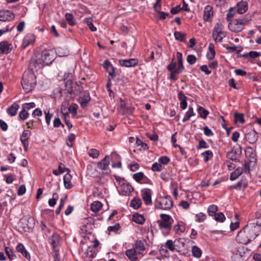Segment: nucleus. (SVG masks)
<instances>
[{"label":"nucleus","mask_w":261,"mask_h":261,"mask_svg":"<svg viewBox=\"0 0 261 261\" xmlns=\"http://www.w3.org/2000/svg\"><path fill=\"white\" fill-rule=\"evenodd\" d=\"M87 253L88 256H90V257H94L96 254L95 249L92 247L91 246H89L87 249Z\"/></svg>","instance_id":"58"},{"label":"nucleus","mask_w":261,"mask_h":261,"mask_svg":"<svg viewBox=\"0 0 261 261\" xmlns=\"http://www.w3.org/2000/svg\"><path fill=\"white\" fill-rule=\"evenodd\" d=\"M178 98L180 101V107L182 110H185L187 107V97L185 96L182 91L178 94Z\"/></svg>","instance_id":"24"},{"label":"nucleus","mask_w":261,"mask_h":261,"mask_svg":"<svg viewBox=\"0 0 261 261\" xmlns=\"http://www.w3.org/2000/svg\"><path fill=\"white\" fill-rule=\"evenodd\" d=\"M136 250L138 254H142L145 250L144 243L141 240L137 241L135 243V247L134 248Z\"/></svg>","instance_id":"28"},{"label":"nucleus","mask_w":261,"mask_h":261,"mask_svg":"<svg viewBox=\"0 0 261 261\" xmlns=\"http://www.w3.org/2000/svg\"><path fill=\"white\" fill-rule=\"evenodd\" d=\"M14 18V15L9 10L0 11V21H6L12 20Z\"/></svg>","instance_id":"17"},{"label":"nucleus","mask_w":261,"mask_h":261,"mask_svg":"<svg viewBox=\"0 0 261 261\" xmlns=\"http://www.w3.org/2000/svg\"><path fill=\"white\" fill-rule=\"evenodd\" d=\"M196 221L198 222H203L206 219V216L203 213H199L196 215Z\"/></svg>","instance_id":"51"},{"label":"nucleus","mask_w":261,"mask_h":261,"mask_svg":"<svg viewBox=\"0 0 261 261\" xmlns=\"http://www.w3.org/2000/svg\"><path fill=\"white\" fill-rule=\"evenodd\" d=\"M120 228V224L119 223H116L113 226H110L108 227V230L109 231H112L116 232Z\"/></svg>","instance_id":"63"},{"label":"nucleus","mask_w":261,"mask_h":261,"mask_svg":"<svg viewBox=\"0 0 261 261\" xmlns=\"http://www.w3.org/2000/svg\"><path fill=\"white\" fill-rule=\"evenodd\" d=\"M35 40V36L33 34H28L25 35L23 40L22 47L26 48L29 45L33 43Z\"/></svg>","instance_id":"22"},{"label":"nucleus","mask_w":261,"mask_h":261,"mask_svg":"<svg viewBox=\"0 0 261 261\" xmlns=\"http://www.w3.org/2000/svg\"><path fill=\"white\" fill-rule=\"evenodd\" d=\"M158 13V18L160 20H163L166 19V18L169 15L168 13H165L163 11H161L158 10L156 11Z\"/></svg>","instance_id":"62"},{"label":"nucleus","mask_w":261,"mask_h":261,"mask_svg":"<svg viewBox=\"0 0 261 261\" xmlns=\"http://www.w3.org/2000/svg\"><path fill=\"white\" fill-rule=\"evenodd\" d=\"M19 108V105L17 103L15 102L8 108L7 112L9 115L11 116H14L17 114V112Z\"/></svg>","instance_id":"27"},{"label":"nucleus","mask_w":261,"mask_h":261,"mask_svg":"<svg viewBox=\"0 0 261 261\" xmlns=\"http://www.w3.org/2000/svg\"><path fill=\"white\" fill-rule=\"evenodd\" d=\"M260 56V53L255 51H251L243 55L244 57L250 58L252 59L256 58Z\"/></svg>","instance_id":"46"},{"label":"nucleus","mask_w":261,"mask_h":261,"mask_svg":"<svg viewBox=\"0 0 261 261\" xmlns=\"http://www.w3.org/2000/svg\"><path fill=\"white\" fill-rule=\"evenodd\" d=\"M133 221L139 224H143L145 219L143 215L136 213L133 216Z\"/></svg>","instance_id":"35"},{"label":"nucleus","mask_w":261,"mask_h":261,"mask_svg":"<svg viewBox=\"0 0 261 261\" xmlns=\"http://www.w3.org/2000/svg\"><path fill=\"white\" fill-rule=\"evenodd\" d=\"M218 210V207L215 204L211 205L207 208V213L211 216H214Z\"/></svg>","instance_id":"41"},{"label":"nucleus","mask_w":261,"mask_h":261,"mask_svg":"<svg viewBox=\"0 0 261 261\" xmlns=\"http://www.w3.org/2000/svg\"><path fill=\"white\" fill-rule=\"evenodd\" d=\"M72 177L69 173H67L64 176V185L66 189H70L73 187V185L71 182Z\"/></svg>","instance_id":"25"},{"label":"nucleus","mask_w":261,"mask_h":261,"mask_svg":"<svg viewBox=\"0 0 261 261\" xmlns=\"http://www.w3.org/2000/svg\"><path fill=\"white\" fill-rule=\"evenodd\" d=\"M251 20L250 16L246 15L239 18L233 19L228 25L230 31L234 33L240 32Z\"/></svg>","instance_id":"3"},{"label":"nucleus","mask_w":261,"mask_h":261,"mask_svg":"<svg viewBox=\"0 0 261 261\" xmlns=\"http://www.w3.org/2000/svg\"><path fill=\"white\" fill-rule=\"evenodd\" d=\"M60 241L59 235L56 233H53L48 239L49 243L52 246L53 250L59 249Z\"/></svg>","instance_id":"12"},{"label":"nucleus","mask_w":261,"mask_h":261,"mask_svg":"<svg viewBox=\"0 0 261 261\" xmlns=\"http://www.w3.org/2000/svg\"><path fill=\"white\" fill-rule=\"evenodd\" d=\"M215 46L213 43H210L208 46V52L206 54L208 60H213L215 56Z\"/></svg>","instance_id":"33"},{"label":"nucleus","mask_w":261,"mask_h":261,"mask_svg":"<svg viewBox=\"0 0 261 261\" xmlns=\"http://www.w3.org/2000/svg\"><path fill=\"white\" fill-rule=\"evenodd\" d=\"M142 205V200L138 197H135L132 200L130 206L135 210H137L141 207Z\"/></svg>","instance_id":"34"},{"label":"nucleus","mask_w":261,"mask_h":261,"mask_svg":"<svg viewBox=\"0 0 261 261\" xmlns=\"http://www.w3.org/2000/svg\"><path fill=\"white\" fill-rule=\"evenodd\" d=\"M195 115L193 111V108L192 107H189L188 111L186 113L184 117L182 119L183 122H186L190 120L192 116Z\"/></svg>","instance_id":"39"},{"label":"nucleus","mask_w":261,"mask_h":261,"mask_svg":"<svg viewBox=\"0 0 261 261\" xmlns=\"http://www.w3.org/2000/svg\"><path fill=\"white\" fill-rule=\"evenodd\" d=\"M59 198L58 194L56 193H55L53 194V198L49 199L48 204L51 207L54 206L57 203V200Z\"/></svg>","instance_id":"50"},{"label":"nucleus","mask_w":261,"mask_h":261,"mask_svg":"<svg viewBox=\"0 0 261 261\" xmlns=\"http://www.w3.org/2000/svg\"><path fill=\"white\" fill-rule=\"evenodd\" d=\"M136 144L138 146H140V150H147L148 149V147L147 144L143 142L141 140L138 138H137Z\"/></svg>","instance_id":"49"},{"label":"nucleus","mask_w":261,"mask_h":261,"mask_svg":"<svg viewBox=\"0 0 261 261\" xmlns=\"http://www.w3.org/2000/svg\"><path fill=\"white\" fill-rule=\"evenodd\" d=\"M225 36L226 34L225 32H219L213 31V38L216 42L218 41L222 42L223 38Z\"/></svg>","instance_id":"32"},{"label":"nucleus","mask_w":261,"mask_h":261,"mask_svg":"<svg viewBox=\"0 0 261 261\" xmlns=\"http://www.w3.org/2000/svg\"><path fill=\"white\" fill-rule=\"evenodd\" d=\"M213 16V8L211 5L205 7L203 11V19L205 21L210 22Z\"/></svg>","instance_id":"11"},{"label":"nucleus","mask_w":261,"mask_h":261,"mask_svg":"<svg viewBox=\"0 0 261 261\" xmlns=\"http://www.w3.org/2000/svg\"><path fill=\"white\" fill-rule=\"evenodd\" d=\"M234 118L236 121H239L241 123H244L245 122V119L243 114L235 113Z\"/></svg>","instance_id":"59"},{"label":"nucleus","mask_w":261,"mask_h":261,"mask_svg":"<svg viewBox=\"0 0 261 261\" xmlns=\"http://www.w3.org/2000/svg\"><path fill=\"white\" fill-rule=\"evenodd\" d=\"M215 220L219 222H223L225 220V217L222 213H216L215 216Z\"/></svg>","instance_id":"52"},{"label":"nucleus","mask_w":261,"mask_h":261,"mask_svg":"<svg viewBox=\"0 0 261 261\" xmlns=\"http://www.w3.org/2000/svg\"><path fill=\"white\" fill-rule=\"evenodd\" d=\"M36 84L35 75L31 72H24L22 76L21 84L25 93H29Z\"/></svg>","instance_id":"5"},{"label":"nucleus","mask_w":261,"mask_h":261,"mask_svg":"<svg viewBox=\"0 0 261 261\" xmlns=\"http://www.w3.org/2000/svg\"><path fill=\"white\" fill-rule=\"evenodd\" d=\"M90 99L91 97L89 92H84L83 94L79 98L78 101L80 103L81 107L84 109L87 107Z\"/></svg>","instance_id":"18"},{"label":"nucleus","mask_w":261,"mask_h":261,"mask_svg":"<svg viewBox=\"0 0 261 261\" xmlns=\"http://www.w3.org/2000/svg\"><path fill=\"white\" fill-rule=\"evenodd\" d=\"M161 219L157 221V223L160 229L167 230L170 231L172 228V224L173 222V219L169 215L161 214L160 215Z\"/></svg>","instance_id":"7"},{"label":"nucleus","mask_w":261,"mask_h":261,"mask_svg":"<svg viewBox=\"0 0 261 261\" xmlns=\"http://www.w3.org/2000/svg\"><path fill=\"white\" fill-rule=\"evenodd\" d=\"M176 246V245H175L174 242L171 240H167L165 244V247H166L170 251L172 252H173L175 250L178 251L175 248Z\"/></svg>","instance_id":"40"},{"label":"nucleus","mask_w":261,"mask_h":261,"mask_svg":"<svg viewBox=\"0 0 261 261\" xmlns=\"http://www.w3.org/2000/svg\"><path fill=\"white\" fill-rule=\"evenodd\" d=\"M197 112L199 117L205 119L209 114V112L201 106H198L197 108Z\"/></svg>","instance_id":"36"},{"label":"nucleus","mask_w":261,"mask_h":261,"mask_svg":"<svg viewBox=\"0 0 261 261\" xmlns=\"http://www.w3.org/2000/svg\"><path fill=\"white\" fill-rule=\"evenodd\" d=\"M88 154L93 159H97L99 155V151L96 149L91 148L88 151Z\"/></svg>","instance_id":"45"},{"label":"nucleus","mask_w":261,"mask_h":261,"mask_svg":"<svg viewBox=\"0 0 261 261\" xmlns=\"http://www.w3.org/2000/svg\"><path fill=\"white\" fill-rule=\"evenodd\" d=\"M258 138L257 133L254 129L251 130L245 135L246 140L250 144L255 143L257 141Z\"/></svg>","instance_id":"20"},{"label":"nucleus","mask_w":261,"mask_h":261,"mask_svg":"<svg viewBox=\"0 0 261 261\" xmlns=\"http://www.w3.org/2000/svg\"><path fill=\"white\" fill-rule=\"evenodd\" d=\"M197 60V58L195 55H189L187 58L188 63L190 65L194 64Z\"/></svg>","instance_id":"56"},{"label":"nucleus","mask_w":261,"mask_h":261,"mask_svg":"<svg viewBox=\"0 0 261 261\" xmlns=\"http://www.w3.org/2000/svg\"><path fill=\"white\" fill-rule=\"evenodd\" d=\"M246 156L253 158V149L250 146H247L245 150Z\"/></svg>","instance_id":"55"},{"label":"nucleus","mask_w":261,"mask_h":261,"mask_svg":"<svg viewBox=\"0 0 261 261\" xmlns=\"http://www.w3.org/2000/svg\"><path fill=\"white\" fill-rule=\"evenodd\" d=\"M201 155L203 158V160L205 162H207L213 156V152L211 150H206L202 152Z\"/></svg>","instance_id":"44"},{"label":"nucleus","mask_w":261,"mask_h":261,"mask_svg":"<svg viewBox=\"0 0 261 261\" xmlns=\"http://www.w3.org/2000/svg\"><path fill=\"white\" fill-rule=\"evenodd\" d=\"M83 90V87L76 83L73 87L72 89L68 90V93L70 94L78 95Z\"/></svg>","instance_id":"31"},{"label":"nucleus","mask_w":261,"mask_h":261,"mask_svg":"<svg viewBox=\"0 0 261 261\" xmlns=\"http://www.w3.org/2000/svg\"><path fill=\"white\" fill-rule=\"evenodd\" d=\"M154 204L156 209L168 210L173 207V202L170 196H160L155 200Z\"/></svg>","instance_id":"4"},{"label":"nucleus","mask_w":261,"mask_h":261,"mask_svg":"<svg viewBox=\"0 0 261 261\" xmlns=\"http://www.w3.org/2000/svg\"><path fill=\"white\" fill-rule=\"evenodd\" d=\"M78 109V106L76 103H72L68 108V114L69 113L75 116L77 114V110Z\"/></svg>","instance_id":"47"},{"label":"nucleus","mask_w":261,"mask_h":261,"mask_svg":"<svg viewBox=\"0 0 261 261\" xmlns=\"http://www.w3.org/2000/svg\"><path fill=\"white\" fill-rule=\"evenodd\" d=\"M16 250L18 252H20L22 255L28 259H30L31 256L30 254L25 249L23 244L20 243L16 247Z\"/></svg>","instance_id":"29"},{"label":"nucleus","mask_w":261,"mask_h":261,"mask_svg":"<svg viewBox=\"0 0 261 261\" xmlns=\"http://www.w3.org/2000/svg\"><path fill=\"white\" fill-rule=\"evenodd\" d=\"M31 133L29 130H24L20 136L21 142L24 147L25 150H27L29 146V140L31 136Z\"/></svg>","instance_id":"14"},{"label":"nucleus","mask_w":261,"mask_h":261,"mask_svg":"<svg viewBox=\"0 0 261 261\" xmlns=\"http://www.w3.org/2000/svg\"><path fill=\"white\" fill-rule=\"evenodd\" d=\"M163 169L162 165L157 162L154 163L151 167V170L154 172H160Z\"/></svg>","instance_id":"53"},{"label":"nucleus","mask_w":261,"mask_h":261,"mask_svg":"<svg viewBox=\"0 0 261 261\" xmlns=\"http://www.w3.org/2000/svg\"><path fill=\"white\" fill-rule=\"evenodd\" d=\"M102 207V203L98 201H94L91 204V210L92 212L95 213L98 212L99 210H101Z\"/></svg>","instance_id":"37"},{"label":"nucleus","mask_w":261,"mask_h":261,"mask_svg":"<svg viewBox=\"0 0 261 261\" xmlns=\"http://www.w3.org/2000/svg\"><path fill=\"white\" fill-rule=\"evenodd\" d=\"M29 116V113L27 110L24 109H22L21 111L19 113V117L20 119L24 120L27 119Z\"/></svg>","instance_id":"57"},{"label":"nucleus","mask_w":261,"mask_h":261,"mask_svg":"<svg viewBox=\"0 0 261 261\" xmlns=\"http://www.w3.org/2000/svg\"><path fill=\"white\" fill-rule=\"evenodd\" d=\"M133 178L135 181L141 184H152L151 180L146 176L142 172H139L134 174Z\"/></svg>","instance_id":"8"},{"label":"nucleus","mask_w":261,"mask_h":261,"mask_svg":"<svg viewBox=\"0 0 261 261\" xmlns=\"http://www.w3.org/2000/svg\"><path fill=\"white\" fill-rule=\"evenodd\" d=\"M245 252L243 247H239L232 254L231 259L232 261H243V257Z\"/></svg>","instance_id":"19"},{"label":"nucleus","mask_w":261,"mask_h":261,"mask_svg":"<svg viewBox=\"0 0 261 261\" xmlns=\"http://www.w3.org/2000/svg\"><path fill=\"white\" fill-rule=\"evenodd\" d=\"M243 173V169L238 168L230 174V179L234 180L236 179Z\"/></svg>","instance_id":"38"},{"label":"nucleus","mask_w":261,"mask_h":261,"mask_svg":"<svg viewBox=\"0 0 261 261\" xmlns=\"http://www.w3.org/2000/svg\"><path fill=\"white\" fill-rule=\"evenodd\" d=\"M248 10V3L246 1H241L237 4V12L243 14Z\"/></svg>","instance_id":"26"},{"label":"nucleus","mask_w":261,"mask_h":261,"mask_svg":"<svg viewBox=\"0 0 261 261\" xmlns=\"http://www.w3.org/2000/svg\"><path fill=\"white\" fill-rule=\"evenodd\" d=\"M138 60L136 58H132L128 60L121 59L119 60V64L126 67H135L138 64Z\"/></svg>","instance_id":"13"},{"label":"nucleus","mask_w":261,"mask_h":261,"mask_svg":"<svg viewBox=\"0 0 261 261\" xmlns=\"http://www.w3.org/2000/svg\"><path fill=\"white\" fill-rule=\"evenodd\" d=\"M192 252L193 255L196 258H199L201 256L202 251L201 249L196 246L192 247Z\"/></svg>","instance_id":"42"},{"label":"nucleus","mask_w":261,"mask_h":261,"mask_svg":"<svg viewBox=\"0 0 261 261\" xmlns=\"http://www.w3.org/2000/svg\"><path fill=\"white\" fill-rule=\"evenodd\" d=\"M109 156L106 155L102 160L97 163L98 168L101 170H106L110 164Z\"/></svg>","instance_id":"23"},{"label":"nucleus","mask_w":261,"mask_h":261,"mask_svg":"<svg viewBox=\"0 0 261 261\" xmlns=\"http://www.w3.org/2000/svg\"><path fill=\"white\" fill-rule=\"evenodd\" d=\"M177 64L173 62L172 59L171 62L167 66V69L170 72V79L172 81H175L177 80L176 74L181 73L176 70Z\"/></svg>","instance_id":"9"},{"label":"nucleus","mask_w":261,"mask_h":261,"mask_svg":"<svg viewBox=\"0 0 261 261\" xmlns=\"http://www.w3.org/2000/svg\"><path fill=\"white\" fill-rule=\"evenodd\" d=\"M174 35L175 39L177 40H178L180 42H183L185 41L186 36V34H182L180 32L176 31L174 32Z\"/></svg>","instance_id":"48"},{"label":"nucleus","mask_w":261,"mask_h":261,"mask_svg":"<svg viewBox=\"0 0 261 261\" xmlns=\"http://www.w3.org/2000/svg\"><path fill=\"white\" fill-rule=\"evenodd\" d=\"M260 229L254 223H248L238 233L236 239L239 243L247 244L254 240L259 234Z\"/></svg>","instance_id":"1"},{"label":"nucleus","mask_w":261,"mask_h":261,"mask_svg":"<svg viewBox=\"0 0 261 261\" xmlns=\"http://www.w3.org/2000/svg\"><path fill=\"white\" fill-rule=\"evenodd\" d=\"M172 229L176 234L180 235L185 231L186 224L182 221H179L176 225H174Z\"/></svg>","instance_id":"21"},{"label":"nucleus","mask_w":261,"mask_h":261,"mask_svg":"<svg viewBox=\"0 0 261 261\" xmlns=\"http://www.w3.org/2000/svg\"><path fill=\"white\" fill-rule=\"evenodd\" d=\"M12 44L7 41H3L0 43V54H8L12 50Z\"/></svg>","instance_id":"16"},{"label":"nucleus","mask_w":261,"mask_h":261,"mask_svg":"<svg viewBox=\"0 0 261 261\" xmlns=\"http://www.w3.org/2000/svg\"><path fill=\"white\" fill-rule=\"evenodd\" d=\"M255 215L256 220V222L254 223H255V226L260 228V227L261 226V214L257 212L256 213Z\"/></svg>","instance_id":"64"},{"label":"nucleus","mask_w":261,"mask_h":261,"mask_svg":"<svg viewBox=\"0 0 261 261\" xmlns=\"http://www.w3.org/2000/svg\"><path fill=\"white\" fill-rule=\"evenodd\" d=\"M65 17L70 25L73 26L75 24V22L74 20V17L72 14L67 13L65 15Z\"/></svg>","instance_id":"43"},{"label":"nucleus","mask_w":261,"mask_h":261,"mask_svg":"<svg viewBox=\"0 0 261 261\" xmlns=\"http://www.w3.org/2000/svg\"><path fill=\"white\" fill-rule=\"evenodd\" d=\"M115 179L118 182V191L119 194L123 196H129L134 191V188L124 178L119 176H116Z\"/></svg>","instance_id":"6"},{"label":"nucleus","mask_w":261,"mask_h":261,"mask_svg":"<svg viewBox=\"0 0 261 261\" xmlns=\"http://www.w3.org/2000/svg\"><path fill=\"white\" fill-rule=\"evenodd\" d=\"M213 31L215 32H225L224 31V26L222 24L220 23H216L213 29Z\"/></svg>","instance_id":"60"},{"label":"nucleus","mask_w":261,"mask_h":261,"mask_svg":"<svg viewBox=\"0 0 261 261\" xmlns=\"http://www.w3.org/2000/svg\"><path fill=\"white\" fill-rule=\"evenodd\" d=\"M56 50L53 48L49 49L43 50L40 57L36 60L31 63V65L33 64L36 68H41L44 65H48L52 63L56 58Z\"/></svg>","instance_id":"2"},{"label":"nucleus","mask_w":261,"mask_h":261,"mask_svg":"<svg viewBox=\"0 0 261 261\" xmlns=\"http://www.w3.org/2000/svg\"><path fill=\"white\" fill-rule=\"evenodd\" d=\"M137 254H138L137 253L136 250L134 249H128L125 251V255L132 261H135L138 259Z\"/></svg>","instance_id":"30"},{"label":"nucleus","mask_w":261,"mask_h":261,"mask_svg":"<svg viewBox=\"0 0 261 261\" xmlns=\"http://www.w3.org/2000/svg\"><path fill=\"white\" fill-rule=\"evenodd\" d=\"M103 67L107 70L111 79H114L116 76L115 68L109 60L104 61Z\"/></svg>","instance_id":"15"},{"label":"nucleus","mask_w":261,"mask_h":261,"mask_svg":"<svg viewBox=\"0 0 261 261\" xmlns=\"http://www.w3.org/2000/svg\"><path fill=\"white\" fill-rule=\"evenodd\" d=\"M6 253L10 259H13L15 257V255L12 249L9 247L5 248Z\"/></svg>","instance_id":"54"},{"label":"nucleus","mask_w":261,"mask_h":261,"mask_svg":"<svg viewBox=\"0 0 261 261\" xmlns=\"http://www.w3.org/2000/svg\"><path fill=\"white\" fill-rule=\"evenodd\" d=\"M151 194L152 191L149 189H144L141 191L142 198L146 205L152 203Z\"/></svg>","instance_id":"10"},{"label":"nucleus","mask_w":261,"mask_h":261,"mask_svg":"<svg viewBox=\"0 0 261 261\" xmlns=\"http://www.w3.org/2000/svg\"><path fill=\"white\" fill-rule=\"evenodd\" d=\"M170 161V159L167 156H162L158 160L159 163L161 165H167L169 163Z\"/></svg>","instance_id":"61"}]
</instances>
